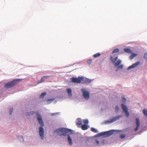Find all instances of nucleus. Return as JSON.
<instances>
[{
	"label": "nucleus",
	"mask_w": 147,
	"mask_h": 147,
	"mask_svg": "<svg viewBox=\"0 0 147 147\" xmlns=\"http://www.w3.org/2000/svg\"><path fill=\"white\" fill-rule=\"evenodd\" d=\"M121 106L122 110L125 113L126 116L127 117H128L129 115V113L128 112V109L127 107L123 104H121Z\"/></svg>",
	"instance_id": "obj_9"
},
{
	"label": "nucleus",
	"mask_w": 147,
	"mask_h": 147,
	"mask_svg": "<svg viewBox=\"0 0 147 147\" xmlns=\"http://www.w3.org/2000/svg\"><path fill=\"white\" fill-rule=\"evenodd\" d=\"M92 60H89L88 61V63H89L90 64L92 62Z\"/></svg>",
	"instance_id": "obj_33"
},
{
	"label": "nucleus",
	"mask_w": 147,
	"mask_h": 147,
	"mask_svg": "<svg viewBox=\"0 0 147 147\" xmlns=\"http://www.w3.org/2000/svg\"><path fill=\"white\" fill-rule=\"evenodd\" d=\"M122 117L121 116H118L113 117L112 119L109 120L105 121H104V123L105 124L107 123L109 124L114 122L119 119Z\"/></svg>",
	"instance_id": "obj_5"
},
{
	"label": "nucleus",
	"mask_w": 147,
	"mask_h": 147,
	"mask_svg": "<svg viewBox=\"0 0 147 147\" xmlns=\"http://www.w3.org/2000/svg\"><path fill=\"white\" fill-rule=\"evenodd\" d=\"M81 91L84 97L86 99L88 100L90 98V94L89 92L86 91L85 89L82 88L81 89Z\"/></svg>",
	"instance_id": "obj_6"
},
{
	"label": "nucleus",
	"mask_w": 147,
	"mask_h": 147,
	"mask_svg": "<svg viewBox=\"0 0 147 147\" xmlns=\"http://www.w3.org/2000/svg\"><path fill=\"white\" fill-rule=\"evenodd\" d=\"M81 128L83 130H86L88 128L87 126L85 124L82 125L81 127Z\"/></svg>",
	"instance_id": "obj_17"
},
{
	"label": "nucleus",
	"mask_w": 147,
	"mask_h": 147,
	"mask_svg": "<svg viewBox=\"0 0 147 147\" xmlns=\"http://www.w3.org/2000/svg\"><path fill=\"white\" fill-rule=\"evenodd\" d=\"M36 116L39 123L42 126V127L40 126L39 127V134L41 138L43 139L44 138V130L42 127L44 126V124L43 122L42 117L40 114L37 113Z\"/></svg>",
	"instance_id": "obj_1"
},
{
	"label": "nucleus",
	"mask_w": 147,
	"mask_h": 147,
	"mask_svg": "<svg viewBox=\"0 0 147 147\" xmlns=\"http://www.w3.org/2000/svg\"><path fill=\"white\" fill-rule=\"evenodd\" d=\"M143 112L145 115L147 116V111L146 109H143Z\"/></svg>",
	"instance_id": "obj_25"
},
{
	"label": "nucleus",
	"mask_w": 147,
	"mask_h": 147,
	"mask_svg": "<svg viewBox=\"0 0 147 147\" xmlns=\"http://www.w3.org/2000/svg\"><path fill=\"white\" fill-rule=\"evenodd\" d=\"M66 91L67 92L68 95L69 97H71L72 96V94L71 92V90L70 88H67L66 90Z\"/></svg>",
	"instance_id": "obj_15"
},
{
	"label": "nucleus",
	"mask_w": 147,
	"mask_h": 147,
	"mask_svg": "<svg viewBox=\"0 0 147 147\" xmlns=\"http://www.w3.org/2000/svg\"><path fill=\"white\" fill-rule=\"evenodd\" d=\"M118 58V56H117L114 58L112 56H111V60L112 63L114 64L115 67L118 66L121 63V61L120 59L118 60L117 61L115 62Z\"/></svg>",
	"instance_id": "obj_3"
},
{
	"label": "nucleus",
	"mask_w": 147,
	"mask_h": 147,
	"mask_svg": "<svg viewBox=\"0 0 147 147\" xmlns=\"http://www.w3.org/2000/svg\"><path fill=\"white\" fill-rule=\"evenodd\" d=\"M140 63V62L139 61H137L131 66L129 67L128 68V69H129L131 68L136 67L138 66L139 65Z\"/></svg>",
	"instance_id": "obj_11"
},
{
	"label": "nucleus",
	"mask_w": 147,
	"mask_h": 147,
	"mask_svg": "<svg viewBox=\"0 0 147 147\" xmlns=\"http://www.w3.org/2000/svg\"><path fill=\"white\" fill-rule=\"evenodd\" d=\"M101 55V54L99 53H96L93 55L94 57L95 58L97 57H98L100 56Z\"/></svg>",
	"instance_id": "obj_22"
},
{
	"label": "nucleus",
	"mask_w": 147,
	"mask_h": 147,
	"mask_svg": "<svg viewBox=\"0 0 147 147\" xmlns=\"http://www.w3.org/2000/svg\"><path fill=\"white\" fill-rule=\"evenodd\" d=\"M52 76H45L42 77L41 79L37 82V84H39L43 82L46 79H48L49 77H52Z\"/></svg>",
	"instance_id": "obj_10"
},
{
	"label": "nucleus",
	"mask_w": 147,
	"mask_h": 147,
	"mask_svg": "<svg viewBox=\"0 0 147 147\" xmlns=\"http://www.w3.org/2000/svg\"><path fill=\"white\" fill-rule=\"evenodd\" d=\"M82 122L80 119H77L76 124L78 127H80L82 124Z\"/></svg>",
	"instance_id": "obj_14"
},
{
	"label": "nucleus",
	"mask_w": 147,
	"mask_h": 147,
	"mask_svg": "<svg viewBox=\"0 0 147 147\" xmlns=\"http://www.w3.org/2000/svg\"><path fill=\"white\" fill-rule=\"evenodd\" d=\"M20 81L18 79L14 80L12 81L4 84V87L5 88H10L15 86Z\"/></svg>",
	"instance_id": "obj_2"
},
{
	"label": "nucleus",
	"mask_w": 147,
	"mask_h": 147,
	"mask_svg": "<svg viewBox=\"0 0 147 147\" xmlns=\"http://www.w3.org/2000/svg\"><path fill=\"white\" fill-rule=\"evenodd\" d=\"M46 93L44 92L42 93L40 95L39 98H43L45 96L46 94Z\"/></svg>",
	"instance_id": "obj_21"
},
{
	"label": "nucleus",
	"mask_w": 147,
	"mask_h": 147,
	"mask_svg": "<svg viewBox=\"0 0 147 147\" xmlns=\"http://www.w3.org/2000/svg\"><path fill=\"white\" fill-rule=\"evenodd\" d=\"M69 145L71 146L72 145V140L69 136H68L67 137Z\"/></svg>",
	"instance_id": "obj_16"
},
{
	"label": "nucleus",
	"mask_w": 147,
	"mask_h": 147,
	"mask_svg": "<svg viewBox=\"0 0 147 147\" xmlns=\"http://www.w3.org/2000/svg\"><path fill=\"white\" fill-rule=\"evenodd\" d=\"M84 80V78L82 77H79L78 78H72L71 81L72 82L76 83H80Z\"/></svg>",
	"instance_id": "obj_8"
},
{
	"label": "nucleus",
	"mask_w": 147,
	"mask_h": 147,
	"mask_svg": "<svg viewBox=\"0 0 147 147\" xmlns=\"http://www.w3.org/2000/svg\"><path fill=\"white\" fill-rule=\"evenodd\" d=\"M114 131V130H111L107 131L100 133L99 134L101 136H104L105 137H107L112 134Z\"/></svg>",
	"instance_id": "obj_7"
},
{
	"label": "nucleus",
	"mask_w": 147,
	"mask_h": 147,
	"mask_svg": "<svg viewBox=\"0 0 147 147\" xmlns=\"http://www.w3.org/2000/svg\"><path fill=\"white\" fill-rule=\"evenodd\" d=\"M120 137L121 139H123L125 137V135L124 134H122L120 135Z\"/></svg>",
	"instance_id": "obj_28"
},
{
	"label": "nucleus",
	"mask_w": 147,
	"mask_h": 147,
	"mask_svg": "<svg viewBox=\"0 0 147 147\" xmlns=\"http://www.w3.org/2000/svg\"><path fill=\"white\" fill-rule=\"evenodd\" d=\"M55 100V98L48 99L47 100V102H48V103H50Z\"/></svg>",
	"instance_id": "obj_20"
},
{
	"label": "nucleus",
	"mask_w": 147,
	"mask_h": 147,
	"mask_svg": "<svg viewBox=\"0 0 147 147\" xmlns=\"http://www.w3.org/2000/svg\"><path fill=\"white\" fill-rule=\"evenodd\" d=\"M92 82V80L86 78L82 81V83L83 84H90Z\"/></svg>",
	"instance_id": "obj_13"
},
{
	"label": "nucleus",
	"mask_w": 147,
	"mask_h": 147,
	"mask_svg": "<svg viewBox=\"0 0 147 147\" xmlns=\"http://www.w3.org/2000/svg\"><path fill=\"white\" fill-rule=\"evenodd\" d=\"M144 58L145 60H147V52L145 54L144 56Z\"/></svg>",
	"instance_id": "obj_31"
},
{
	"label": "nucleus",
	"mask_w": 147,
	"mask_h": 147,
	"mask_svg": "<svg viewBox=\"0 0 147 147\" xmlns=\"http://www.w3.org/2000/svg\"><path fill=\"white\" fill-rule=\"evenodd\" d=\"M119 108L118 106H116L115 108V111L116 112H117L119 111Z\"/></svg>",
	"instance_id": "obj_27"
},
{
	"label": "nucleus",
	"mask_w": 147,
	"mask_h": 147,
	"mask_svg": "<svg viewBox=\"0 0 147 147\" xmlns=\"http://www.w3.org/2000/svg\"><path fill=\"white\" fill-rule=\"evenodd\" d=\"M136 128L134 129V131H137L138 130V128L140 126L139 119L138 118H137L136 119Z\"/></svg>",
	"instance_id": "obj_12"
},
{
	"label": "nucleus",
	"mask_w": 147,
	"mask_h": 147,
	"mask_svg": "<svg viewBox=\"0 0 147 147\" xmlns=\"http://www.w3.org/2000/svg\"><path fill=\"white\" fill-rule=\"evenodd\" d=\"M137 55V54L135 53H132L130 56L129 57L131 59H132L133 58L135 57Z\"/></svg>",
	"instance_id": "obj_19"
},
{
	"label": "nucleus",
	"mask_w": 147,
	"mask_h": 147,
	"mask_svg": "<svg viewBox=\"0 0 147 147\" xmlns=\"http://www.w3.org/2000/svg\"><path fill=\"white\" fill-rule=\"evenodd\" d=\"M122 100L124 102H126V99L124 97H123L122 98Z\"/></svg>",
	"instance_id": "obj_32"
},
{
	"label": "nucleus",
	"mask_w": 147,
	"mask_h": 147,
	"mask_svg": "<svg viewBox=\"0 0 147 147\" xmlns=\"http://www.w3.org/2000/svg\"><path fill=\"white\" fill-rule=\"evenodd\" d=\"M124 51L127 53H131V50L129 49H123Z\"/></svg>",
	"instance_id": "obj_18"
},
{
	"label": "nucleus",
	"mask_w": 147,
	"mask_h": 147,
	"mask_svg": "<svg viewBox=\"0 0 147 147\" xmlns=\"http://www.w3.org/2000/svg\"><path fill=\"white\" fill-rule=\"evenodd\" d=\"M72 130L71 129H66L65 128H61L59 129H57L56 130V132H59V131L62 132V134H61V135H63L65 136L67 135V133L68 132H71Z\"/></svg>",
	"instance_id": "obj_4"
},
{
	"label": "nucleus",
	"mask_w": 147,
	"mask_h": 147,
	"mask_svg": "<svg viewBox=\"0 0 147 147\" xmlns=\"http://www.w3.org/2000/svg\"><path fill=\"white\" fill-rule=\"evenodd\" d=\"M91 129L92 131L94 133H96L98 132L97 130L96 129L93 127H92L91 128Z\"/></svg>",
	"instance_id": "obj_23"
},
{
	"label": "nucleus",
	"mask_w": 147,
	"mask_h": 147,
	"mask_svg": "<svg viewBox=\"0 0 147 147\" xmlns=\"http://www.w3.org/2000/svg\"><path fill=\"white\" fill-rule=\"evenodd\" d=\"M83 122L84 124H87L88 123V121L87 119H85L83 120Z\"/></svg>",
	"instance_id": "obj_29"
},
{
	"label": "nucleus",
	"mask_w": 147,
	"mask_h": 147,
	"mask_svg": "<svg viewBox=\"0 0 147 147\" xmlns=\"http://www.w3.org/2000/svg\"><path fill=\"white\" fill-rule=\"evenodd\" d=\"M13 108H11L9 110V113L10 115H11L12 113Z\"/></svg>",
	"instance_id": "obj_30"
},
{
	"label": "nucleus",
	"mask_w": 147,
	"mask_h": 147,
	"mask_svg": "<svg viewBox=\"0 0 147 147\" xmlns=\"http://www.w3.org/2000/svg\"><path fill=\"white\" fill-rule=\"evenodd\" d=\"M119 51V50L118 49H115L113 52V53L118 52Z\"/></svg>",
	"instance_id": "obj_26"
},
{
	"label": "nucleus",
	"mask_w": 147,
	"mask_h": 147,
	"mask_svg": "<svg viewBox=\"0 0 147 147\" xmlns=\"http://www.w3.org/2000/svg\"><path fill=\"white\" fill-rule=\"evenodd\" d=\"M96 143L97 144H98L99 143V141L98 140H96Z\"/></svg>",
	"instance_id": "obj_35"
},
{
	"label": "nucleus",
	"mask_w": 147,
	"mask_h": 147,
	"mask_svg": "<svg viewBox=\"0 0 147 147\" xmlns=\"http://www.w3.org/2000/svg\"><path fill=\"white\" fill-rule=\"evenodd\" d=\"M34 113H33V114H34Z\"/></svg>",
	"instance_id": "obj_36"
},
{
	"label": "nucleus",
	"mask_w": 147,
	"mask_h": 147,
	"mask_svg": "<svg viewBox=\"0 0 147 147\" xmlns=\"http://www.w3.org/2000/svg\"><path fill=\"white\" fill-rule=\"evenodd\" d=\"M123 65H120L116 69V71H117L119 69H121L123 68Z\"/></svg>",
	"instance_id": "obj_24"
},
{
	"label": "nucleus",
	"mask_w": 147,
	"mask_h": 147,
	"mask_svg": "<svg viewBox=\"0 0 147 147\" xmlns=\"http://www.w3.org/2000/svg\"><path fill=\"white\" fill-rule=\"evenodd\" d=\"M57 113H52L51 114V116H54L55 115V114H57Z\"/></svg>",
	"instance_id": "obj_34"
}]
</instances>
